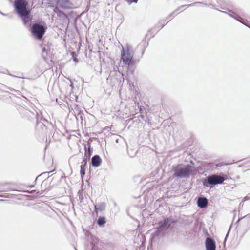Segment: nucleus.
I'll return each instance as SVG.
<instances>
[{"label": "nucleus", "instance_id": "28", "mask_svg": "<svg viewBox=\"0 0 250 250\" xmlns=\"http://www.w3.org/2000/svg\"><path fill=\"white\" fill-rule=\"evenodd\" d=\"M52 171H50V172H44V173H43L42 174H47V173H49L50 172H51Z\"/></svg>", "mask_w": 250, "mask_h": 250}, {"label": "nucleus", "instance_id": "2", "mask_svg": "<svg viewBox=\"0 0 250 250\" xmlns=\"http://www.w3.org/2000/svg\"><path fill=\"white\" fill-rule=\"evenodd\" d=\"M28 6V4L26 0H16L14 3V7L16 13L22 20L25 26H29L32 19L31 10Z\"/></svg>", "mask_w": 250, "mask_h": 250}, {"label": "nucleus", "instance_id": "19", "mask_svg": "<svg viewBox=\"0 0 250 250\" xmlns=\"http://www.w3.org/2000/svg\"><path fill=\"white\" fill-rule=\"evenodd\" d=\"M228 11L229 12H231L233 14H234L235 15L234 17H233V18L235 20H236L237 21H239L240 20V19L238 18H239V17L232 10H228Z\"/></svg>", "mask_w": 250, "mask_h": 250}, {"label": "nucleus", "instance_id": "35", "mask_svg": "<svg viewBox=\"0 0 250 250\" xmlns=\"http://www.w3.org/2000/svg\"><path fill=\"white\" fill-rule=\"evenodd\" d=\"M165 25H163L162 28H163L164 26Z\"/></svg>", "mask_w": 250, "mask_h": 250}, {"label": "nucleus", "instance_id": "1", "mask_svg": "<svg viewBox=\"0 0 250 250\" xmlns=\"http://www.w3.org/2000/svg\"><path fill=\"white\" fill-rule=\"evenodd\" d=\"M134 55V52L131 45L126 44L124 46H122L119 64L120 68L116 66L117 71L114 68V70L111 72L107 79L108 82H111V84L114 85L119 84L122 82V79L124 80V74L122 71L125 69L128 75L129 68L132 66L135 62L133 59Z\"/></svg>", "mask_w": 250, "mask_h": 250}, {"label": "nucleus", "instance_id": "30", "mask_svg": "<svg viewBox=\"0 0 250 250\" xmlns=\"http://www.w3.org/2000/svg\"><path fill=\"white\" fill-rule=\"evenodd\" d=\"M246 26L250 28V24H247V25H246Z\"/></svg>", "mask_w": 250, "mask_h": 250}, {"label": "nucleus", "instance_id": "32", "mask_svg": "<svg viewBox=\"0 0 250 250\" xmlns=\"http://www.w3.org/2000/svg\"><path fill=\"white\" fill-rule=\"evenodd\" d=\"M116 143H118V139H116Z\"/></svg>", "mask_w": 250, "mask_h": 250}, {"label": "nucleus", "instance_id": "24", "mask_svg": "<svg viewBox=\"0 0 250 250\" xmlns=\"http://www.w3.org/2000/svg\"><path fill=\"white\" fill-rule=\"evenodd\" d=\"M0 197H3V198H9V195L8 194H0Z\"/></svg>", "mask_w": 250, "mask_h": 250}, {"label": "nucleus", "instance_id": "22", "mask_svg": "<svg viewBox=\"0 0 250 250\" xmlns=\"http://www.w3.org/2000/svg\"><path fill=\"white\" fill-rule=\"evenodd\" d=\"M239 21L241 23H242V24L245 25L246 26V25H247V23L246 22V21H247L246 20H244L243 19H241V20H240Z\"/></svg>", "mask_w": 250, "mask_h": 250}, {"label": "nucleus", "instance_id": "7", "mask_svg": "<svg viewBox=\"0 0 250 250\" xmlns=\"http://www.w3.org/2000/svg\"><path fill=\"white\" fill-rule=\"evenodd\" d=\"M172 223H173V220L171 218H164L163 219L159 221L157 228L165 232L166 229L170 227Z\"/></svg>", "mask_w": 250, "mask_h": 250}, {"label": "nucleus", "instance_id": "8", "mask_svg": "<svg viewBox=\"0 0 250 250\" xmlns=\"http://www.w3.org/2000/svg\"><path fill=\"white\" fill-rule=\"evenodd\" d=\"M50 7L53 8V11L57 14V15L60 20L64 21L68 19L67 15L62 11L60 10L58 7H54V5L50 6Z\"/></svg>", "mask_w": 250, "mask_h": 250}, {"label": "nucleus", "instance_id": "34", "mask_svg": "<svg viewBox=\"0 0 250 250\" xmlns=\"http://www.w3.org/2000/svg\"><path fill=\"white\" fill-rule=\"evenodd\" d=\"M42 125L45 126V125L43 124V123L41 125Z\"/></svg>", "mask_w": 250, "mask_h": 250}, {"label": "nucleus", "instance_id": "27", "mask_svg": "<svg viewBox=\"0 0 250 250\" xmlns=\"http://www.w3.org/2000/svg\"><path fill=\"white\" fill-rule=\"evenodd\" d=\"M125 1H126L129 4H130V1L131 0H125Z\"/></svg>", "mask_w": 250, "mask_h": 250}, {"label": "nucleus", "instance_id": "13", "mask_svg": "<svg viewBox=\"0 0 250 250\" xmlns=\"http://www.w3.org/2000/svg\"><path fill=\"white\" fill-rule=\"evenodd\" d=\"M95 211L96 214L98 213V211H102L104 210L106 208V204L104 202H101L97 204L94 205Z\"/></svg>", "mask_w": 250, "mask_h": 250}, {"label": "nucleus", "instance_id": "12", "mask_svg": "<svg viewBox=\"0 0 250 250\" xmlns=\"http://www.w3.org/2000/svg\"><path fill=\"white\" fill-rule=\"evenodd\" d=\"M102 160L100 157L99 155H96L92 157L91 159V163L93 167H98L101 163Z\"/></svg>", "mask_w": 250, "mask_h": 250}, {"label": "nucleus", "instance_id": "14", "mask_svg": "<svg viewBox=\"0 0 250 250\" xmlns=\"http://www.w3.org/2000/svg\"><path fill=\"white\" fill-rule=\"evenodd\" d=\"M84 149H85V153H84V157L83 158V160H85V161L87 162V160L89 159L91 155V154H92V150H91V148H90V145H88V149L87 150V147H86V146H85V147H84Z\"/></svg>", "mask_w": 250, "mask_h": 250}, {"label": "nucleus", "instance_id": "33", "mask_svg": "<svg viewBox=\"0 0 250 250\" xmlns=\"http://www.w3.org/2000/svg\"><path fill=\"white\" fill-rule=\"evenodd\" d=\"M74 61H75V62H76V61H76V58L74 59Z\"/></svg>", "mask_w": 250, "mask_h": 250}, {"label": "nucleus", "instance_id": "16", "mask_svg": "<svg viewBox=\"0 0 250 250\" xmlns=\"http://www.w3.org/2000/svg\"><path fill=\"white\" fill-rule=\"evenodd\" d=\"M202 2H195V3H192V4H187V5H182V6H181L179 7H178V8H177V9L174 11V12H175V11H178V10H180V9H181V8H182V7H191V6H194L196 5V4H202ZM173 13H174V12H172V13H171V14H170L169 15V16H168L167 17V18H166V20H168V19H169V18L172 16V15L173 14Z\"/></svg>", "mask_w": 250, "mask_h": 250}, {"label": "nucleus", "instance_id": "5", "mask_svg": "<svg viewBox=\"0 0 250 250\" xmlns=\"http://www.w3.org/2000/svg\"><path fill=\"white\" fill-rule=\"evenodd\" d=\"M45 30L46 28L39 23H35L31 27V32L33 35L38 40L42 39Z\"/></svg>", "mask_w": 250, "mask_h": 250}, {"label": "nucleus", "instance_id": "11", "mask_svg": "<svg viewBox=\"0 0 250 250\" xmlns=\"http://www.w3.org/2000/svg\"><path fill=\"white\" fill-rule=\"evenodd\" d=\"M164 233V232L161 229H159L158 228H157V230L151 234V242L156 241L157 240V237L163 235Z\"/></svg>", "mask_w": 250, "mask_h": 250}, {"label": "nucleus", "instance_id": "23", "mask_svg": "<svg viewBox=\"0 0 250 250\" xmlns=\"http://www.w3.org/2000/svg\"><path fill=\"white\" fill-rule=\"evenodd\" d=\"M24 111H25V113L26 114L28 115L29 116H30V114H32V115L34 114L33 112H31L30 111H29L28 110H24Z\"/></svg>", "mask_w": 250, "mask_h": 250}, {"label": "nucleus", "instance_id": "15", "mask_svg": "<svg viewBox=\"0 0 250 250\" xmlns=\"http://www.w3.org/2000/svg\"><path fill=\"white\" fill-rule=\"evenodd\" d=\"M87 165V162L85 160H83L82 164L80 166V175L82 178H83L84 175L85 174V167Z\"/></svg>", "mask_w": 250, "mask_h": 250}, {"label": "nucleus", "instance_id": "37", "mask_svg": "<svg viewBox=\"0 0 250 250\" xmlns=\"http://www.w3.org/2000/svg\"><path fill=\"white\" fill-rule=\"evenodd\" d=\"M0 201H3V200H0Z\"/></svg>", "mask_w": 250, "mask_h": 250}, {"label": "nucleus", "instance_id": "31", "mask_svg": "<svg viewBox=\"0 0 250 250\" xmlns=\"http://www.w3.org/2000/svg\"><path fill=\"white\" fill-rule=\"evenodd\" d=\"M40 123L39 122H37V125H40Z\"/></svg>", "mask_w": 250, "mask_h": 250}, {"label": "nucleus", "instance_id": "4", "mask_svg": "<svg viewBox=\"0 0 250 250\" xmlns=\"http://www.w3.org/2000/svg\"><path fill=\"white\" fill-rule=\"evenodd\" d=\"M225 178L220 175L212 174L208 176L203 180V184L205 187H208L209 185H215L223 183Z\"/></svg>", "mask_w": 250, "mask_h": 250}, {"label": "nucleus", "instance_id": "6", "mask_svg": "<svg viewBox=\"0 0 250 250\" xmlns=\"http://www.w3.org/2000/svg\"><path fill=\"white\" fill-rule=\"evenodd\" d=\"M57 5L54 7H58L64 10L72 9L75 8V5L70 0H56Z\"/></svg>", "mask_w": 250, "mask_h": 250}, {"label": "nucleus", "instance_id": "25", "mask_svg": "<svg viewBox=\"0 0 250 250\" xmlns=\"http://www.w3.org/2000/svg\"><path fill=\"white\" fill-rule=\"evenodd\" d=\"M138 1V0H131L130 1V4L133 3V2H134V3H137Z\"/></svg>", "mask_w": 250, "mask_h": 250}, {"label": "nucleus", "instance_id": "10", "mask_svg": "<svg viewBox=\"0 0 250 250\" xmlns=\"http://www.w3.org/2000/svg\"><path fill=\"white\" fill-rule=\"evenodd\" d=\"M198 207L200 208H204L207 207L208 204V200L205 197H200L197 201Z\"/></svg>", "mask_w": 250, "mask_h": 250}, {"label": "nucleus", "instance_id": "17", "mask_svg": "<svg viewBox=\"0 0 250 250\" xmlns=\"http://www.w3.org/2000/svg\"><path fill=\"white\" fill-rule=\"evenodd\" d=\"M106 223V219L104 217H99L97 221V223L99 226H103Z\"/></svg>", "mask_w": 250, "mask_h": 250}, {"label": "nucleus", "instance_id": "18", "mask_svg": "<svg viewBox=\"0 0 250 250\" xmlns=\"http://www.w3.org/2000/svg\"><path fill=\"white\" fill-rule=\"evenodd\" d=\"M47 52L46 48L45 47H43L42 49V57L44 58V60L46 59V56H47Z\"/></svg>", "mask_w": 250, "mask_h": 250}, {"label": "nucleus", "instance_id": "20", "mask_svg": "<svg viewBox=\"0 0 250 250\" xmlns=\"http://www.w3.org/2000/svg\"><path fill=\"white\" fill-rule=\"evenodd\" d=\"M218 11L221 13H225V14H227L228 15H229V16H230L231 17L233 18L234 17L235 15L231 12H229V13H228L226 11H221L220 10H218Z\"/></svg>", "mask_w": 250, "mask_h": 250}, {"label": "nucleus", "instance_id": "9", "mask_svg": "<svg viewBox=\"0 0 250 250\" xmlns=\"http://www.w3.org/2000/svg\"><path fill=\"white\" fill-rule=\"evenodd\" d=\"M206 250H216L215 241L210 238H207L205 241Z\"/></svg>", "mask_w": 250, "mask_h": 250}, {"label": "nucleus", "instance_id": "29", "mask_svg": "<svg viewBox=\"0 0 250 250\" xmlns=\"http://www.w3.org/2000/svg\"><path fill=\"white\" fill-rule=\"evenodd\" d=\"M0 13L1 14V15H5V14L3 13L2 12H1L0 11Z\"/></svg>", "mask_w": 250, "mask_h": 250}, {"label": "nucleus", "instance_id": "3", "mask_svg": "<svg viewBox=\"0 0 250 250\" xmlns=\"http://www.w3.org/2000/svg\"><path fill=\"white\" fill-rule=\"evenodd\" d=\"M193 167L189 164H178L173 165L171 168V171L174 173L173 175L179 178L188 177L192 172Z\"/></svg>", "mask_w": 250, "mask_h": 250}, {"label": "nucleus", "instance_id": "36", "mask_svg": "<svg viewBox=\"0 0 250 250\" xmlns=\"http://www.w3.org/2000/svg\"><path fill=\"white\" fill-rule=\"evenodd\" d=\"M44 121L47 122V120H44Z\"/></svg>", "mask_w": 250, "mask_h": 250}, {"label": "nucleus", "instance_id": "26", "mask_svg": "<svg viewBox=\"0 0 250 250\" xmlns=\"http://www.w3.org/2000/svg\"><path fill=\"white\" fill-rule=\"evenodd\" d=\"M230 229V228H229V231H228V232L227 234H226V237H225V240H226V238H227V236H228V234H229V232Z\"/></svg>", "mask_w": 250, "mask_h": 250}, {"label": "nucleus", "instance_id": "21", "mask_svg": "<svg viewBox=\"0 0 250 250\" xmlns=\"http://www.w3.org/2000/svg\"><path fill=\"white\" fill-rule=\"evenodd\" d=\"M9 191L7 188L4 187H0V192H6Z\"/></svg>", "mask_w": 250, "mask_h": 250}]
</instances>
